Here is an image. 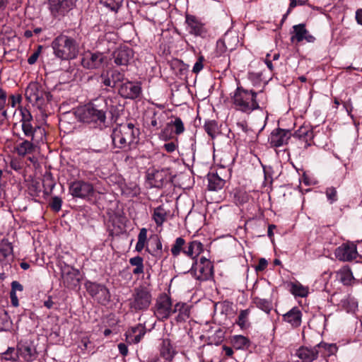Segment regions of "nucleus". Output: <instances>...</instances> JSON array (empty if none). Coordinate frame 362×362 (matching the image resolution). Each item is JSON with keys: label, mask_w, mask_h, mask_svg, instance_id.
<instances>
[{"label": "nucleus", "mask_w": 362, "mask_h": 362, "mask_svg": "<svg viewBox=\"0 0 362 362\" xmlns=\"http://www.w3.org/2000/svg\"><path fill=\"white\" fill-rule=\"evenodd\" d=\"M21 126L23 134L25 136L30 137V141L24 140L17 144L15 150L18 155L25 156L35 153L40 144L46 141V132L44 128L33 124V116L28 110H21Z\"/></svg>", "instance_id": "f257e3e1"}, {"label": "nucleus", "mask_w": 362, "mask_h": 362, "mask_svg": "<svg viewBox=\"0 0 362 362\" xmlns=\"http://www.w3.org/2000/svg\"><path fill=\"white\" fill-rule=\"evenodd\" d=\"M231 102L235 110L250 114L262 108L267 102V97L263 91L255 92L238 86L231 93Z\"/></svg>", "instance_id": "f03ea898"}, {"label": "nucleus", "mask_w": 362, "mask_h": 362, "mask_svg": "<svg viewBox=\"0 0 362 362\" xmlns=\"http://www.w3.org/2000/svg\"><path fill=\"white\" fill-rule=\"evenodd\" d=\"M107 99L100 98L77 111L79 120L100 129L106 127Z\"/></svg>", "instance_id": "7ed1b4c3"}, {"label": "nucleus", "mask_w": 362, "mask_h": 362, "mask_svg": "<svg viewBox=\"0 0 362 362\" xmlns=\"http://www.w3.org/2000/svg\"><path fill=\"white\" fill-rule=\"evenodd\" d=\"M54 55L61 60L75 59L78 53V44L71 37L59 35L52 42Z\"/></svg>", "instance_id": "20e7f679"}, {"label": "nucleus", "mask_w": 362, "mask_h": 362, "mask_svg": "<svg viewBox=\"0 0 362 362\" xmlns=\"http://www.w3.org/2000/svg\"><path fill=\"white\" fill-rule=\"evenodd\" d=\"M139 130L132 123L121 124L114 128L112 133L113 145L123 148L136 144L139 140Z\"/></svg>", "instance_id": "39448f33"}, {"label": "nucleus", "mask_w": 362, "mask_h": 362, "mask_svg": "<svg viewBox=\"0 0 362 362\" xmlns=\"http://www.w3.org/2000/svg\"><path fill=\"white\" fill-rule=\"evenodd\" d=\"M336 350L337 347L333 344L320 343L312 348L302 346L296 351V355L303 362H313L317 358L320 354L325 356L334 354Z\"/></svg>", "instance_id": "423d86ee"}, {"label": "nucleus", "mask_w": 362, "mask_h": 362, "mask_svg": "<svg viewBox=\"0 0 362 362\" xmlns=\"http://www.w3.org/2000/svg\"><path fill=\"white\" fill-rule=\"evenodd\" d=\"M25 96L26 100L33 106L39 109L42 108L47 101L50 100V94L46 92L37 82L30 83L25 89Z\"/></svg>", "instance_id": "0eeeda50"}, {"label": "nucleus", "mask_w": 362, "mask_h": 362, "mask_svg": "<svg viewBox=\"0 0 362 362\" xmlns=\"http://www.w3.org/2000/svg\"><path fill=\"white\" fill-rule=\"evenodd\" d=\"M151 300L150 289L146 286H139L134 288L129 299L130 308L135 311L146 310L151 305Z\"/></svg>", "instance_id": "6e6552de"}, {"label": "nucleus", "mask_w": 362, "mask_h": 362, "mask_svg": "<svg viewBox=\"0 0 362 362\" xmlns=\"http://www.w3.org/2000/svg\"><path fill=\"white\" fill-rule=\"evenodd\" d=\"M69 192L72 197L83 199H90L95 197V194L93 185L84 180H76L71 182Z\"/></svg>", "instance_id": "1a4fd4ad"}, {"label": "nucleus", "mask_w": 362, "mask_h": 362, "mask_svg": "<svg viewBox=\"0 0 362 362\" xmlns=\"http://www.w3.org/2000/svg\"><path fill=\"white\" fill-rule=\"evenodd\" d=\"M85 286L88 293L98 303L105 305L110 301V294L109 290L104 285L87 281L85 284Z\"/></svg>", "instance_id": "9d476101"}, {"label": "nucleus", "mask_w": 362, "mask_h": 362, "mask_svg": "<svg viewBox=\"0 0 362 362\" xmlns=\"http://www.w3.org/2000/svg\"><path fill=\"white\" fill-rule=\"evenodd\" d=\"M190 269L193 271L196 278L201 281L206 280L213 275L212 263L206 257L200 258L199 262L197 259L194 261Z\"/></svg>", "instance_id": "9b49d317"}, {"label": "nucleus", "mask_w": 362, "mask_h": 362, "mask_svg": "<svg viewBox=\"0 0 362 362\" xmlns=\"http://www.w3.org/2000/svg\"><path fill=\"white\" fill-rule=\"evenodd\" d=\"M106 56L100 52H86L81 58V65L87 69H97L103 66L106 63Z\"/></svg>", "instance_id": "f8f14e48"}, {"label": "nucleus", "mask_w": 362, "mask_h": 362, "mask_svg": "<svg viewBox=\"0 0 362 362\" xmlns=\"http://www.w3.org/2000/svg\"><path fill=\"white\" fill-rule=\"evenodd\" d=\"M173 313L172 301L166 294L160 296L156 300L154 314L159 320L168 319Z\"/></svg>", "instance_id": "ddd939ff"}, {"label": "nucleus", "mask_w": 362, "mask_h": 362, "mask_svg": "<svg viewBox=\"0 0 362 362\" xmlns=\"http://www.w3.org/2000/svg\"><path fill=\"white\" fill-rule=\"evenodd\" d=\"M303 40L308 43H313L315 37L309 33L304 23L293 25L291 32V42L298 44Z\"/></svg>", "instance_id": "4468645a"}, {"label": "nucleus", "mask_w": 362, "mask_h": 362, "mask_svg": "<svg viewBox=\"0 0 362 362\" xmlns=\"http://www.w3.org/2000/svg\"><path fill=\"white\" fill-rule=\"evenodd\" d=\"M185 23L187 30L191 35L204 37L206 35L207 30L204 23L198 18L193 15L186 14Z\"/></svg>", "instance_id": "2eb2a0df"}, {"label": "nucleus", "mask_w": 362, "mask_h": 362, "mask_svg": "<svg viewBox=\"0 0 362 362\" xmlns=\"http://www.w3.org/2000/svg\"><path fill=\"white\" fill-rule=\"evenodd\" d=\"M48 8L55 18L64 16L73 7L71 0H48Z\"/></svg>", "instance_id": "dca6fc26"}, {"label": "nucleus", "mask_w": 362, "mask_h": 362, "mask_svg": "<svg viewBox=\"0 0 362 362\" xmlns=\"http://www.w3.org/2000/svg\"><path fill=\"white\" fill-rule=\"evenodd\" d=\"M124 79V74L118 70H106L103 71L99 80L101 84L106 87L115 88L119 82Z\"/></svg>", "instance_id": "f3484780"}, {"label": "nucleus", "mask_w": 362, "mask_h": 362, "mask_svg": "<svg viewBox=\"0 0 362 362\" xmlns=\"http://www.w3.org/2000/svg\"><path fill=\"white\" fill-rule=\"evenodd\" d=\"M337 258L341 261H351L358 255L356 245L354 243H344L337 248L335 251Z\"/></svg>", "instance_id": "a211bd4d"}, {"label": "nucleus", "mask_w": 362, "mask_h": 362, "mask_svg": "<svg viewBox=\"0 0 362 362\" xmlns=\"http://www.w3.org/2000/svg\"><path fill=\"white\" fill-rule=\"evenodd\" d=\"M291 133L288 130L276 129L272 132L269 142L273 147H279L288 144Z\"/></svg>", "instance_id": "6ab92c4d"}, {"label": "nucleus", "mask_w": 362, "mask_h": 362, "mask_svg": "<svg viewBox=\"0 0 362 362\" xmlns=\"http://www.w3.org/2000/svg\"><path fill=\"white\" fill-rule=\"evenodd\" d=\"M141 88L138 83L127 81L119 88V93L125 98L135 99L141 93Z\"/></svg>", "instance_id": "aec40b11"}, {"label": "nucleus", "mask_w": 362, "mask_h": 362, "mask_svg": "<svg viewBox=\"0 0 362 362\" xmlns=\"http://www.w3.org/2000/svg\"><path fill=\"white\" fill-rule=\"evenodd\" d=\"M114 62L117 66H127L133 57V52L129 47H119L112 54Z\"/></svg>", "instance_id": "412c9836"}, {"label": "nucleus", "mask_w": 362, "mask_h": 362, "mask_svg": "<svg viewBox=\"0 0 362 362\" xmlns=\"http://www.w3.org/2000/svg\"><path fill=\"white\" fill-rule=\"evenodd\" d=\"M302 312L298 307H293L286 313L282 315L284 322L289 324L291 327L297 328L302 322Z\"/></svg>", "instance_id": "4be33fe9"}, {"label": "nucleus", "mask_w": 362, "mask_h": 362, "mask_svg": "<svg viewBox=\"0 0 362 362\" xmlns=\"http://www.w3.org/2000/svg\"><path fill=\"white\" fill-rule=\"evenodd\" d=\"M204 245L198 240H192L187 243L183 250V253L190 257L193 262L197 260L198 256L203 252Z\"/></svg>", "instance_id": "5701e85b"}, {"label": "nucleus", "mask_w": 362, "mask_h": 362, "mask_svg": "<svg viewBox=\"0 0 362 362\" xmlns=\"http://www.w3.org/2000/svg\"><path fill=\"white\" fill-rule=\"evenodd\" d=\"M144 334L145 330L144 327L141 325L133 327L126 332L127 341L131 344H136L141 341Z\"/></svg>", "instance_id": "b1692460"}, {"label": "nucleus", "mask_w": 362, "mask_h": 362, "mask_svg": "<svg viewBox=\"0 0 362 362\" xmlns=\"http://www.w3.org/2000/svg\"><path fill=\"white\" fill-rule=\"evenodd\" d=\"M289 291L295 297L305 298L309 294V287L303 285L298 281H292L288 284Z\"/></svg>", "instance_id": "393cba45"}, {"label": "nucleus", "mask_w": 362, "mask_h": 362, "mask_svg": "<svg viewBox=\"0 0 362 362\" xmlns=\"http://www.w3.org/2000/svg\"><path fill=\"white\" fill-rule=\"evenodd\" d=\"M177 313L176 320L177 322H185L189 318L190 309L187 303H177L173 307V313Z\"/></svg>", "instance_id": "a878e982"}, {"label": "nucleus", "mask_w": 362, "mask_h": 362, "mask_svg": "<svg viewBox=\"0 0 362 362\" xmlns=\"http://www.w3.org/2000/svg\"><path fill=\"white\" fill-rule=\"evenodd\" d=\"M19 356L23 358L27 362L33 361L37 357V352L33 346L25 344H18Z\"/></svg>", "instance_id": "bb28decb"}, {"label": "nucleus", "mask_w": 362, "mask_h": 362, "mask_svg": "<svg viewBox=\"0 0 362 362\" xmlns=\"http://www.w3.org/2000/svg\"><path fill=\"white\" fill-rule=\"evenodd\" d=\"M230 341L232 346L237 350H246L251 345L250 339L240 334L232 336Z\"/></svg>", "instance_id": "cd10ccee"}, {"label": "nucleus", "mask_w": 362, "mask_h": 362, "mask_svg": "<svg viewBox=\"0 0 362 362\" xmlns=\"http://www.w3.org/2000/svg\"><path fill=\"white\" fill-rule=\"evenodd\" d=\"M13 257V246L7 239L0 241V262H8Z\"/></svg>", "instance_id": "c85d7f7f"}, {"label": "nucleus", "mask_w": 362, "mask_h": 362, "mask_svg": "<svg viewBox=\"0 0 362 362\" xmlns=\"http://www.w3.org/2000/svg\"><path fill=\"white\" fill-rule=\"evenodd\" d=\"M168 128H174V132L177 135L181 134L185 131L184 124L180 117H175L174 119L169 122L167 124L166 128L162 132L161 136L165 140L168 139L166 134Z\"/></svg>", "instance_id": "c756f323"}, {"label": "nucleus", "mask_w": 362, "mask_h": 362, "mask_svg": "<svg viewBox=\"0 0 362 362\" xmlns=\"http://www.w3.org/2000/svg\"><path fill=\"white\" fill-rule=\"evenodd\" d=\"M222 40L230 52L235 49L240 45L239 36L233 31L227 32Z\"/></svg>", "instance_id": "7c9ffc66"}, {"label": "nucleus", "mask_w": 362, "mask_h": 362, "mask_svg": "<svg viewBox=\"0 0 362 362\" xmlns=\"http://www.w3.org/2000/svg\"><path fill=\"white\" fill-rule=\"evenodd\" d=\"M160 354L167 360H171L176 354V351L168 339L163 340L160 346Z\"/></svg>", "instance_id": "2f4dec72"}, {"label": "nucleus", "mask_w": 362, "mask_h": 362, "mask_svg": "<svg viewBox=\"0 0 362 362\" xmlns=\"http://www.w3.org/2000/svg\"><path fill=\"white\" fill-rule=\"evenodd\" d=\"M337 276L344 285H351L354 281L353 274L347 267H342L337 272Z\"/></svg>", "instance_id": "473e14b6"}, {"label": "nucleus", "mask_w": 362, "mask_h": 362, "mask_svg": "<svg viewBox=\"0 0 362 362\" xmlns=\"http://www.w3.org/2000/svg\"><path fill=\"white\" fill-rule=\"evenodd\" d=\"M208 188L209 190L216 191L223 188L225 180L216 174L209 175L208 177Z\"/></svg>", "instance_id": "72a5a7b5"}, {"label": "nucleus", "mask_w": 362, "mask_h": 362, "mask_svg": "<svg viewBox=\"0 0 362 362\" xmlns=\"http://www.w3.org/2000/svg\"><path fill=\"white\" fill-rule=\"evenodd\" d=\"M167 215L166 210L162 206H159L154 209L152 217L156 225L160 226L166 221Z\"/></svg>", "instance_id": "f704fd0d"}, {"label": "nucleus", "mask_w": 362, "mask_h": 362, "mask_svg": "<svg viewBox=\"0 0 362 362\" xmlns=\"http://www.w3.org/2000/svg\"><path fill=\"white\" fill-rule=\"evenodd\" d=\"M150 246L151 252L147 248V250L153 255H161L162 243L158 235H153L150 237Z\"/></svg>", "instance_id": "c9c22d12"}, {"label": "nucleus", "mask_w": 362, "mask_h": 362, "mask_svg": "<svg viewBox=\"0 0 362 362\" xmlns=\"http://www.w3.org/2000/svg\"><path fill=\"white\" fill-rule=\"evenodd\" d=\"M250 310L245 309L240 310L238 319L236 320V324L242 329H245L250 326L249 322Z\"/></svg>", "instance_id": "e433bc0d"}, {"label": "nucleus", "mask_w": 362, "mask_h": 362, "mask_svg": "<svg viewBox=\"0 0 362 362\" xmlns=\"http://www.w3.org/2000/svg\"><path fill=\"white\" fill-rule=\"evenodd\" d=\"M78 274V270L69 265L64 264L61 267V275L64 282H69V279H72L74 277H76Z\"/></svg>", "instance_id": "4c0bfd02"}, {"label": "nucleus", "mask_w": 362, "mask_h": 362, "mask_svg": "<svg viewBox=\"0 0 362 362\" xmlns=\"http://www.w3.org/2000/svg\"><path fill=\"white\" fill-rule=\"evenodd\" d=\"M129 264L135 267V268L132 270V273L134 275H139L144 273V259L139 256H136L129 259Z\"/></svg>", "instance_id": "58836bf2"}, {"label": "nucleus", "mask_w": 362, "mask_h": 362, "mask_svg": "<svg viewBox=\"0 0 362 362\" xmlns=\"http://www.w3.org/2000/svg\"><path fill=\"white\" fill-rule=\"evenodd\" d=\"M293 136L305 140L307 142L312 139L313 132L309 127L302 126L295 132Z\"/></svg>", "instance_id": "ea45409f"}, {"label": "nucleus", "mask_w": 362, "mask_h": 362, "mask_svg": "<svg viewBox=\"0 0 362 362\" xmlns=\"http://www.w3.org/2000/svg\"><path fill=\"white\" fill-rule=\"evenodd\" d=\"M339 305L347 313L355 311L358 306L357 303L354 300V299L349 297H345L341 299L339 303Z\"/></svg>", "instance_id": "a19ab883"}, {"label": "nucleus", "mask_w": 362, "mask_h": 362, "mask_svg": "<svg viewBox=\"0 0 362 362\" xmlns=\"http://www.w3.org/2000/svg\"><path fill=\"white\" fill-rule=\"evenodd\" d=\"M185 240L182 237L177 238L171 247V253L173 257H177L185 247Z\"/></svg>", "instance_id": "79ce46f5"}, {"label": "nucleus", "mask_w": 362, "mask_h": 362, "mask_svg": "<svg viewBox=\"0 0 362 362\" xmlns=\"http://www.w3.org/2000/svg\"><path fill=\"white\" fill-rule=\"evenodd\" d=\"M147 243V229L143 228L140 230L138 235V241L136 245V250L141 252L144 250Z\"/></svg>", "instance_id": "37998d69"}, {"label": "nucleus", "mask_w": 362, "mask_h": 362, "mask_svg": "<svg viewBox=\"0 0 362 362\" xmlns=\"http://www.w3.org/2000/svg\"><path fill=\"white\" fill-rule=\"evenodd\" d=\"M124 0H100V3L112 11L117 13L122 6Z\"/></svg>", "instance_id": "c03bdc74"}, {"label": "nucleus", "mask_w": 362, "mask_h": 362, "mask_svg": "<svg viewBox=\"0 0 362 362\" xmlns=\"http://www.w3.org/2000/svg\"><path fill=\"white\" fill-rule=\"evenodd\" d=\"M204 127L206 132L211 138H214L218 132V124L215 120L206 121Z\"/></svg>", "instance_id": "a18cd8bd"}, {"label": "nucleus", "mask_w": 362, "mask_h": 362, "mask_svg": "<svg viewBox=\"0 0 362 362\" xmlns=\"http://www.w3.org/2000/svg\"><path fill=\"white\" fill-rule=\"evenodd\" d=\"M1 357L7 361H17L19 357L18 347L17 349H15L13 347H8L5 352L2 353Z\"/></svg>", "instance_id": "49530a36"}, {"label": "nucleus", "mask_w": 362, "mask_h": 362, "mask_svg": "<svg viewBox=\"0 0 362 362\" xmlns=\"http://www.w3.org/2000/svg\"><path fill=\"white\" fill-rule=\"evenodd\" d=\"M255 303L257 308L267 313H269L272 310L271 303L266 299L256 298Z\"/></svg>", "instance_id": "de8ad7c7"}, {"label": "nucleus", "mask_w": 362, "mask_h": 362, "mask_svg": "<svg viewBox=\"0 0 362 362\" xmlns=\"http://www.w3.org/2000/svg\"><path fill=\"white\" fill-rule=\"evenodd\" d=\"M230 52L229 49H228L227 46H226L224 42L222 39L217 41L216 43V52L217 54V56H222L226 54L227 52Z\"/></svg>", "instance_id": "09e8293b"}, {"label": "nucleus", "mask_w": 362, "mask_h": 362, "mask_svg": "<svg viewBox=\"0 0 362 362\" xmlns=\"http://www.w3.org/2000/svg\"><path fill=\"white\" fill-rule=\"evenodd\" d=\"M326 196L327 199L330 202V203H333L337 199V192L334 187H328L326 189Z\"/></svg>", "instance_id": "8fccbe9b"}, {"label": "nucleus", "mask_w": 362, "mask_h": 362, "mask_svg": "<svg viewBox=\"0 0 362 362\" xmlns=\"http://www.w3.org/2000/svg\"><path fill=\"white\" fill-rule=\"evenodd\" d=\"M204 61V58L203 56L199 57L197 61L195 62L192 71L195 74L199 73L204 67L203 62Z\"/></svg>", "instance_id": "3c124183"}, {"label": "nucleus", "mask_w": 362, "mask_h": 362, "mask_svg": "<svg viewBox=\"0 0 362 362\" xmlns=\"http://www.w3.org/2000/svg\"><path fill=\"white\" fill-rule=\"evenodd\" d=\"M62 201L58 197H54L52 199L51 207L55 211H59L62 207Z\"/></svg>", "instance_id": "603ef678"}, {"label": "nucleus", "mask_w": 362, "mask_h": 362, "mask_svg": "<svg viewBox=\"0 0 362 362\" xmlns=\"http://www.w3.org/2000/svg\"><path fill=\"white\" fill-rule=\"evenodd\" d=\"M178 146V142L177 140L175 141H171L166 143L163 145V148L168 152V153H173L174 152Z\"/></svg>", "instance_id": "864d4df0"}, {"label": "nucleus", "mask_w": 362, "mask_h": 362, "mask_svg": "<svg viewBox=\"0 0 362 362\" xmlns=\"http://www.w3.org/2000/svg\"><path fill=\"white\" fill-rule=\"evenodd\" d=\"M153 176L155 180L153 185L156 187H161L163 184V178L162 174L159 172H157L154 173Z\"/></svg>", "instance_id": "5fc2aeb1"}, {"label": "nucleus", "mask_w": 362, "mask_h": 362, "mask_svg": "<svg viewBox=\"0 0 362 362\" xmlns=\"http://www.w3.org/2000/svg\"><path fill=\"white\" fill-rule=\"evenodd\" d=\"M91 342L88 337H84L81 341V348L82 350H88L90 349Z\"/></svg>", "instance_id": "6e6d98bb"}, {"label": "nucleus", "mask_w": 362, "mask_h": 362, "mask_svg": "<svg viewBox=\"0 0 362 362\" xmlns=\"http://www.w3.org/2000/svg\"><path fill=\"white\" fill-rule=\"evenodd\" d=\"M23 290V286L17 281H13L11 283V292H14L16 293V291H22Z\"/></svg>", "instance_id": "4d7b16f0"}, {"label": "nucleus", "mask_w": 362, "mask_h": 362, "mask_svg": "<svg viewBox=\"0 0 362 362\" xmlns=\"http://www.w3.org/2000/svg\"><path fill=\"white\" fill-rule=\"evenodd\" d=\"M6 100V92L0 88V110H3Z\"/></svg>", "instance_id": "13d9d810"}, {"label": "nucleus", "mask_w": 362, "mask_h": 362, "mask_svg": "<svg viewBox=\"0 0 362 362\" xmlns=\"http://www.w3.org/2000/svg\"><path fill=\"white\" fill-rule=\"evenodd\" d=\"M39 49H40V47ZM40 52V50L38 49L37 51L33 53L30 57H29V58L28 59V64H33L36 62V61L39 57Z\"/></svg>", "instance_id": "bf43d9fd"}, {"label": "nucleus", "mask_w": 362, "mask_h": 362, "mask_svg": "<svg viewBox=\"0 0 362 362\" xmlns=\"http://www.w3.org/2000/svg\"><path fill=\"white\" fill-rule=\"evenodd\" d=\"M267 261L265 259L262 258L259 260V263H258L257 266L256 267V270L262 271L267 267Z\"/></svg>", "instance_id": "052dcab7"}, {"label": "nucleus", "mask_w": 362, "mask_h": 362, "mask_svg": "<svg viewBox=\"0 0 362 362\" xmlns=\"http://www.w3.org/2000/svg\"><path fill=\"white\" fill-rule=\"evenodd\" d=\"M118 349L119 351V353L122 356H127L128 354V348L127 346L125 344L120 343L118 344Z\"/></svg>", "instance_id": "680f3d73"}, {"label": "nucleus", "mask_w": 362, "mask_h": 362, "mask_svg": "<svg viewBox=\"0 0 362 362\" xmlns=\"http://www.w3.org/2000/svg\"><path fill=\"white\" fill-rule=\"evenodd\" d=\"M10 298L11 304L14 307H18L19 305V303L16 293H15L14 292H10Z\"/></svg>", "instance_id": "e2e57ef3"}, {"label": "nucleus", "mask_w": 362, "mask_h": 362, "mask_svg": "<svg viewBox=\"0 0 362 362\" xmlns=\"http://www.w3.org/2000/svg\"><path fill=\"white\" fill-rule=\"evenodd\" d=\"M21 100V95H11L10 98V103L12 107H15L16 104L20 103Z\"/></svg>", "instance_id": "0e129e2a"}, {"label": "nucleus", "mask_w": 362, "mask_h": 362, "mask_svg": "<svg viewBox=\"0 0 362 362\" xmlns=\"http://www.w3.org/2000/svg\"><path fill=\"white\" fill-rule=\"evenodd\" d=\"M304 4H305V1L300 0V1H297L296 0H291L288 13L290 12L291 8L296 7L297 5H304Z\"/></svg>", "instance_id": "69168bd1"}, {"label": "nucleus", "mask_w": 362, "mask_h": 362, "mask_svg": "<svg viewBox=\"0 0 362 362\" xmlns=\"http://www.w3.org/2000/svg\"><path fill=\"white\" fill-rule=\"evenodd\" d=\"M356 20L359 25H362V8L356 11Z\"/></svg>", "instance_id": "338daca9"}, {"label": "nucleus", "mask_w": 362, "mask_h": 362, "mask_svg": "<svg viewBox=\"0 0 362 362\" xmlns=\"http://www.w3.org/2000/svg\"><path fill=\"white\" fill-rule=\"evenodd\" d=\"M151 125L153 127H155L156 129H158L159 127V123L158 122V119L157 117H156V115H154L151 118Z\"/></svg>", "instance_id": "774afa93"}]
</instances>
